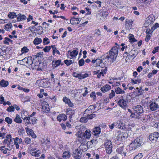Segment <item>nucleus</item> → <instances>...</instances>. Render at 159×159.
<instances>
[{
  "instance_id": "f257e3e1",
  "label": "nucleus",
  "mask_w": 159,
  "mask_h": 159,
  "mask_svg": "<svg viewBox=\"0 0 159 159\" xmlns=\"http://www.w3.org/2000/svg\"><path fill=\"white\" fill-rule=\"evenodd\" d=\"M142 143V138L141 137H137L136 139L133 140L130 144V150H135L140 146Z\"/></svg>"
},
{
  "instance_id": "f03ea898",
  "label": "nucleus",
  "mask_w": 159,
  "mask_h": 159,
  "mask_svg": "<svg viewBox=\"0 0 159 159\" xmlns=\"http://www.w3.org/2000/svg\"><path fill=\"white\" fill-rule=\"evenodd\" d=\"M118 52V48L116 46H114L110 50V52L107 56L108 59H111L112 62L115 61Z\"/></svg>"
},
{
  "instance_id": "7ed1b4c3",
  "label": "nucleus",
  "mask_w": 159,
  "mask_h": 159,
  "mask_svg": "<svg viewBox=\"0 0 159 159\" xmlns=\"http://www.w3.org/2000/svg\"><path fill=\"white\" fill-rule=\"evenodd\" d=\"M106 152L107 153L110 154L112 152V145L111 142L109 140H108L105 144Z\"/></svg>"
},
{
  "instance_id": "20e7f679",
  "label": "nucleus",
  "mask_w": 159,
  "mask_h": 159,
  "mask_svg": "<svg viewBox=\"0 0 159 159\" xmlns=\"http://www.w3.org/2000/svg\"><path fill=\"white\" fill-rule=\"evenodd\" d=\"M32 57H28V58L26 57L22 60H18L17 61V63L20 65H24L26 62L27 64H31L33 63V61L32 60Z\"/></svg>"
},
{
  "instance_id": "39448f33",
  "label": "nucleus",
  "mask_w": 159,
  "mask_h": 159,
  "mask_svg": "<svg viewBox=\"0 0 159 159\" xmlns=\"http://www.w3.org/2000/svg\"><path fill=\"white\" fill-rule=\"evenodd\" d=\"M159 137V133L157 132H155L149 135V139L152 142L154 143L156 142Z\"/></svg>"
},
{
  "instance_id": "423d86ee",
  "label": "nucleus",
  "mask_w": 159,
  "mask_h": 159,
  "mask_svg": "<svg viewBox=\"0 0 159 159\" xmlns=\"http://www.w3.org/2000/svg\"><path fill=\"white\" fill-rule=\"evenodd\" d=\"M134 107V111L139 115V116L144 112L143 107L140 105H138Z\"/></svg>"
},
{
  "instance_id": "0eeeda50",
  "label": "nucleus",
  "mask_w": 159,
  "mask_h": 159,
  "mask_svg": "<svg viewBox=\"0 0 159 159\" xmlns=\"http://www.w3.org/2000/svg\"><path fill=\"white\" fill-rule=\"evenodd\" d=\"M82 152L80 149H75L73 152V156L75 159H80L81 157Z\"/></svg>"
},
{
  "instance_id": "6e6552de",
  "label": "nucleus",
  "mask_w": 159,
  "mask_h": 159,
  "mask_svg": "<svg viewBox=\"0 0 159 159\" xmlns=\"http://www.w3.org/2000/svg\"><path fill=\"white\" fill-rule=\"evenodd\" d=\"M117 104L120 107L124 108L127 106L126 101L123 99V96H121L120 98L118 101Z\"/></svg>"
},
{
  "instance_id": "1a4fd4ad",
  "label": "nucleus",
  "mask_w": 159,
  "mask_h": 159,
  "mask_svg": "<svg viewBox=\"0 0 159 159\" xmlns=\"http://www.w3.org/2000/svg\"><path fill=\"white\" fill-rule=\"evenodd\" d=\"M52 64V67L55 68L56 67L58 66L60 64L63 65L64 63L63 62H61V60H58L57 61H53Z\"/></svg>"
},
{
  "instance_id": "9d476101",
  "label": "nucleus",
  "mask_w": 159,
  "mask_h": 159,
  "mask_svg": "<svg viewBox=\"0 0 159 159\" xmlns=\"http://www.w3.org/2000/svg\"><path fill=\"white\" fill-rule=\"evenodd\" d=\"M31 154L33 156L36 157H39L40 153V152L39 150H37L36 148L32 149L30 151Z\"/></svg>"
},
{
  "instance_id": "9b49d317",
  "label": "nucleus",
  "mask_w": 159,
  "mask_h": 159,
  "mask_svg": "<svg viewBox=\"0 0 159 159\" xmlns=\"http://www.w3.org/2000/svg\"><path fill=\"white\" fill-rule=\"evenodd\" d=\"M66 116L64 114H60L57 117V119L59 121H61L62 120L65 121L66 120Z\"/></svg>"
},
{
  "instance_id": "f8f14e48",
  "label": "nucleus",
  "mask_w": 159,
  "mask_h": 159,
  "mask_svg": "<svg viewBox=\"0 0 159 159\" xmlns=\"http://www.w3.org/2000/svg\"><path fill=\"white\" fill-rule=\"evenodd\" d=\"M101 132V129L99 127H96L93 129V134L97 136Z\"/></svg>"
},
{
  "instance_id": "ddd939ff",
  "label": "nucleus",
  "mask_w": 159,
  "mask_h": 159,
  "mask_svg": "<svg viewBox=\"0 0 159 159\" xmlns=\"http://www.w3.org/2000/svg\"><path fill=\"white\" fill-rule=\"evenodd\" d=\"M111 88V86L108 84H106L104 86L101 88V90L102 92L105 93L109 90Z\"/></svg>"
},
{
  "instance_id": "4468645a",
  "label": "nucleus",
  "mask_w": 159,
  "mask_h": 159,
  "mask_svg": "<svg viewBox=\"0 0 159 159\" xmlns=\"http://www.w3.org/2000/svg\"><path fill=\"white\" fill-rule=\"evenodd\" d=\"M158 104L156 102H152L149 106L150 109L151 111H153L157 109Z\"/></svg>"
},
{
  "instance_id": "2eb2a0df",
  "label": "nucleus",
  "mask_w": 159,
  "mask_h": 159,
  "mask_svg": "<svg viewBox=\"0 0 159 159\" xmlns=\"http://www.w3.org/2000/svg\"><path fill=\"white\" fill-rule=\"evenodd\" d=\"M25 129L27 134L30 135L33 138H34L36 137V134L34 133L32 129L28 128Z\"/></svg>"
},
{
  "instance_id": "dca6fc26",
  "label": "nucleus",
  "mask_w": 159,
  "mask_h": 159,
  "mask_svg": "<svg viewBox=\"0 0 159 159\" xmlns=\"http://www.w3.org/2000/svg\"><path fill=\"white\" fill-rule=\"evenodd\" d=\"M133 21L132 20H126L125 28L126 29L129 30L131 28Z\"/></svg>"
},
{
  "instance_id": "f3484780",
  "label": "nucleus",
  "mask_w": 159,
  "mask_h": 159,
  "mask_svg": "<svg viewBox=\"0 0 159 159\" xmlns=\"http://www.w3.org/2000/svg\"><path fill=\"white\" fill-rule=\"evenodd\" d=\"M79 50L78 48H76L75 50H74L70 53V55L72 57H75L77 56L78 54Z\"/></svg>"
},
{
  "instance_id": "a211bd4d",
  "label": "nucleus",
  "mask_w": 159,
  "mask_h": 159,
  "mask_svg": "<svg viewBox=\"0 0 159 159\" xmlns=\"http://www.w3.org/2000/svg\"><path fill=\"white\" fill-rule=\"evenodd\" d=\"M116 151L119 154H123L124 156H126V153L124 151V148L123 147L118 148L116 149Z\"/></svg>"
},
{
  "instance_id": "6ab92c4d",
  "label": "nucleus",
  "mask_w": 159,
  "mask_h": 159,
  "mask_svg": "<svg viewBox=\"0 0 159 159\" xmlns=\"http://www.w3.org/2000/svg\"><path fill=\"white\" fill-rule=\"evenodd\" d=\"M8 81H5L4 80H2L0 82V85L2 87H5L8 85Z\"/></svg>"
},
{
  "instance_id": "aec40b11",
  "label": "nucleus",
  "mask_w": 159,
  "mask_h": 159,
  "mask_svg": "<svg viewBox=\"0 0 159 159\" xmlns=\"http://www.w3.org/2000/svg\"><path fill=\"white\" fill-rule=\"evenodd\" d=\"M51 47L52 48V54L54 56L55 55L56 53H57L58 55L61 54L59 51L57 49V48L56 47L55 45H52Z\"/></svg>"
},
{
  "instance_id": "412c9836",
  "label": "nucleus",
  "mask_w": 159,
  "mask_h": 159,
  "mask_svg": "<svg viewBox=\"0 0 159 159\" xmlns=\"http://www.w3.org/2000/svg\"><path fill=\"white\" fill-rule=\"evenodd\" d=\"M42 40L41 38L36 37L34 40L33 43L36 45L42 42Z\"/></svg>"
},
{
  "instance_id": "4be33fe9",
  "label": "nucleus",
  "mask_w": 159,
  "mask_h": 159,
  "mask_svg": "<svg viewBox=\"0 0 159 159\" xmlns=\"http://www.w3.org/2000/svg\"><path fill=\"white\" fill-rule=\"evenodd\" d=\"M115 92L117 94H124L125 93V91L122 90L120 87H117L115 89Z\"/></svg>"
},
{
  "instance_id": "5701e85b",
  "label": "nucleus",
  "mask_w": 159,
  "mask_h": 159,
  "mask_svg": "<svg viewBox=\"0 0 159 159\" xmlns=\"http://www.w3.org/2000/svg\"><path fill=\"white\" fill-rule=\"evenodd\" d=\"M138 53V51L136 50H132L129 52L131 56L132 57V59H134L136 57Z\"/></svg>"
},
{
  "instance_id": "b1692460",
  "label": "nucleus",
  "mask_w": 159,
  "mask_h": 159,
  "mask_svg": "<svg viewBox=\"0 0 159 159\" xmlns=\"http://www.w3.org/2000/svg\"><path fill=\"white\" fill-rule=\"evenodd\" d=\"M16 117L14 120V121L16 123H21L22 120L20 118V116L18 114H16Z\"/></svg>"
},
{
  "instance_id": "393cba45",
  "label": "nucleus",
  "mask_w": 159,
  "mask_h": 159,
  "mask_svg": "<svg viewBox=\"0 0 159 159\" xmlns=\"http://www.w3.org/2000/svg\"><path fill=\"white\" fill-rule=\"evenodd\" d=\"M72 75L75 78H78L80 80L82 79L81 74L78 73L76 72H73L72 74Z\"/></svg>"
},
{
  "instance_id": "a878e982",
  "label": "nucleus",
  "mask_w": 159,
  "mask_h": 159,
  "mask_svg": "<svg viewBox=\"0 0 159 159\" xmlns=\"http://www.w3.org/2000/svg\"><path fill=\"white\" fill-rule=\"evenodd\" d=\"M89 130H87L84 134V136L87 138H89L91 134Z\"/></svg>"
},
{
  "instance_id": "bb28decb",
  "label": "nucleus",
  "mask_w": 159,
  "mask_h": 159,
  "mask_svg": "<svg viewBox=\"0 0 159 159\" xmlns=\"http://www.w3.org/2000/svg\"><path fill=\"white\" fill-rule=\"evenodd\" d=\"M17 20H23V19L25 20L27 18L26 16H25L24 15H22L21 14H19L17 15Z\"/></svg>"
},
{
  "instance_id": "cd10ccee",
  "label": "nucleus",
  "mask_w": 159,
  "mask_h": 159,
  "mask_svg": "<svg viewBox=\"0 0 159 159\" xmlns=\"http://www.w3.org/2000/svg\"><path fill=\"white\" fill-rule=\"evenodd\" d=\"M8 16L11 19L15 18L17 16L16 13L15 12H9Z\"/></svg>"
},
{
  "instance_id": "c85d7f7f",
  "label": "nucleus",
  "mask_w": 159,
  "mask_h": 159,
  "mask_svg": "<svg viewBox=\"0 0 159 159\" xmlns=\"http://www.w3.org/2000/svg\"><path fill=\"white\" fill-rule=\"evenodd\" d=\"M63 155L62 156V157L63 158H68L70 156V152H63Z\"/></svg>"
},
{
  "instance_id": "c756f323",
  "label": "nucleus",
  "mask_w": 159,
  "mask_h": 159,
  "mask_svg": "<svg viewBox=\"0 0 159 159\" xmlns=\"http://www.w3.org/2000/svg\"><path fill=\"white\" fill-rule=\"evenodd\" d=\"M43 54V52H40L39 53H37L36 54L34 55L33 56V60L34 59H36L38 57H41L42 55Z\"/></svg>"
},
{
  "instance_id": "7c9ffc66",
  "label": "nucleus",
  "mask_w": 159,
  "mask_h": 159,
  "mask_svg": "<svg viewBox=\"0 0 159 159\" xmlns=\"http://www.w3.org/2000/svg\"><path fill=\"white\" fill-rule=\"evenodd\" d=\"M88 119L86 116L85 117H82L80 119V121L82 123H84L87 122L88 121Z\"/></svg>"
},
{
  "instance_id": "2f4dec72",
  "label": "nucleus",
  "mask_w": 159,
  "mask_h": 159,
  "mask_svg": "<svg viewBox=\"0 0 159 159\" xmlns=\"http://www.w3.org/2000/svg\"><path fill=\"white\" fill-rule=\"evenodd\" d=\"M29 50V49L27 48V47H24L21 48V51L22 52V54H23L28 52Z\"/></svg>"
},
{
  "instance_id": "473e14b6",
  "label": "nucleus",
  "mask_w": 159,
  "mask_h": 159,
  "mask_svg": "<svg viewBox=\"0 0 159 159\" xmlns=\"http://www.w3.org/2000/svg\"><path fill=\"white\" fill-rule=\"evenodd\" d=\"M5 120L8 124H11L12 122V119L8 117H6Z\"/></svg>"
},
{
  "instance_id": "72a5a7b5",
  "label": "nucleus",
  "mask_w": 159,
  "mask_h": 159,
  "mask_svg": "<svg viewBox=\"0 0 159 159\" xmlns=\"http://www.w3.org/2000/svg\"><path fill=\"white\" fill-rule=\"evenodd\" d=\"M15 110V107L13 106H9L7 109V111L9 112L14 111Z\"/></svg>"
},
{
  "instance_id": "f704fd0d",
  "label": "nucleus",
  "mask_w": 159,
  "mask_h": 159,
  "mask_svg": "<svg viewBox=\"0 0 159 159\" xmlns=\"http://www.w3.org/2000/svg\"><path fill=\"white\" fill-rule=\"evenodd\" d=\"M43 43L44 45L48 44L50 43L49 39L47 37L44 38L43 40Z\"/></svg>"
},
{
  "instance_id": "c9c22d12",
  "label": "nucleus",
  "mask_w": 159,
  "mask_h": 159,
  "mask_svg": "<svg viewBox=\"0 0 159 159\" xmlns=\"http://www.w3.org/2000/svg\"><path fill=\"white\" fill-rule=\"evenodd\" d=\"M12 25L10 23H8L6 24L4 26V28L6 30L8 31L9 30V28H11V27Z\"/></svg>"
},
{
  "instance_id": "e433bc0d",
  "label": "nucleus",
  "mask_w": 159,
  "mask_h": 159,
  "mask_svg": "<svg viewBox=\"0 0 159 159\" xmlns=\"http://www.w3.org/2000/svg\"><path fill=\"white\" fill-rule=\"evenodd\" d=\"M159 27V25L158 24L156 23L155 24V25L151 27L152 32H153V31L157 28Z\"/></svg>"
},
{
  "instance_id": "4c0bfd02",
  "label": "nucleus",
  "mask_w": 159,
  "mask_h": 159,
  "mask_svg": "<svg viewBox=\"0 0 159 159\" xmlns=\"http://www.w3.org/2000/svg\"><path fill=\"white\" fill-rule=\"evenodd\" d=\"M115 92L113 90H111V93L109 94V98L110 99L112 98L115 95Z\"/></svg>"
},
{
  "instance_id": "58836bf2",
  "label": "nucleus",
  "mask_w": 159,
  "mask_h": 159,
  "mask_svg": "<svg viewBox=\"0 0 159 159\" xmlns=\"http://www.w3.org/2000/svg\"><path fill=\"white\" fill-rule=\"evenodd\" d=\"M36 30L38 32V34H41L43 32V29L41 27H39L38 29H36Z\"/></svg>"
},
{
  "instance_id": "ea45409f",
  "label": "nucleus",
  "mask_w": 159,
  "mask_h": 159,
  "mask_svg": "<svg viewBox=\"0 0 159 159\" xmlns=\"http://www.w3.org/2000/svg\"><path fill=\"white\" fill-rule=\"evenodd\" d=\"M96 116V115L95 114H91L90 115H88L87 117L89 119H92L94 118Z\"/></svg>"
},
{
  "instance_id": "a19ab883",
  "label": "nucleus",
  "mask_w": 159,
  "mask_h": 159,
  "mask_svg": "<svg viewBox=\"0 0 159 159\" xmlns=\"http://www.w3.org/2000/svg\"><path fill=\"white\" fill-rule=\"evenodd\" d=\"M132 118H138L139 117V115L136 113L135 111L134 113H132L130 116Z\"/></svg>"
},
{
  "instance_id": "79ce46f5",
  "label": "nucleus",
  "mask_w": 159,
  "mask_h": 159,
  "mask_svg": "<svg viewBox=\"0 0 159 159\" xmlns=\"http://www.w3.org/2000/svg\"><path fill=\"white\" fill-rule=\"evenodd\" d=\"M79 65L80 66H82L84 65V61L83 59H80L78 62Z\"/></svg>"
},
{
  "instance_id": "37998d69",
  "label": "nucleus",
  "mask_w": 159,
  "mask_h": 159,
  "mask_svg": "<svg viewBox=\"0 0 159 159\" xmlns=\"http://www.w3.org/2000/svg\"><path fill=\"white\" fill-rule=\"evenodd\" d=\"M51 47L50 46H46L43 49V50L45 52H48L51 49Z\"/></svg>"
},
{
  "instance_id": "c03bdc74",
  "label": "nucleus",
  "mask_w": 159,
  "mask_h": 159,
  "mask_svg": "<svg viewBox=\"0 0 159 159\" xmlns=\"http://www.w3.org/2000/svg\"><path fill=\"white\" fill-rule=\"evenodd\" d=\"M107 67H105L104 68H101V71L100 72H102V73L103 74V75H104V74H105L107 71Z\"/></svg>"
},
{
  "instance_id": "a18cd8bd",
  "label": "nucleus",
  "mask_w": 159,
  "mask_h": 159,
  "mask_svg": "<svg viewBox=\"0 0 159 159\" xmlns=\"http://www.w3.org/2000/svg\"><path fill=\"white\" fill-rule=\"evenodd\" d=\"M30 117H27V119L25 120L26 121L25 123L26 126H27L28 125L31 124V122L30 121Z\"/></svg>"
},
{
  "instance_id": "49530a36",
  "label": "nucleus",
  "mask_w": 159,
  "mask_h": 159,
  "mask_svg": "<svg viewBox=\"0 0 159 159\" xmlns=\"http://www.w3.org/2000/svg\"><path fill=\"white\" fill-rule=\"evenodd\" d=\"M101 63H103V61L102 60H100L99 59H96V65L97 66H98L99 64H101Z\"/></svg>"
},
{
  "instance_id": "de8ad7c7",
  "label": "nucleus",
  "mask_w": 159,
  "mask_h": 159,
  "mask_svg": "<svg viewBox=\"0 0 159 159\" xmlns=\"http://www.w3.org/2000/svg\"><path fill=\"white\" fill-rule=\"evenodd\" d=\"M98 142V141L96 139H93L91 140L89 142V143H90V144H96Z\"/></svg>"
},
{
  "instance_id": "09e8293b",
  "label": "nucleus",
  "mask_w": 159,
  "mask_h": 159,
  "mask_svg": "<svg viewBox=\"0 0 159 159\" xmlns=\"http://www.w3.org/2000/svg\"><path fill=\"white\" fill-rule=\"evenodd\" d=\"M90 96L91 98H93L94 100H95L96 99V95L95 94V93L94 92H92L90 94Z\"/></svg>"
},
{
  "instance_id": "8fccbe9b",
  "label": "nucleus",
  "mask_w": 159,
  "mask_h": 159,
  "mask_svg": "<svg viewBox=\"0 0 159 159\" xmlns=\"http://www.w3.org/2000/svg\"><path fill=\"white\" fill-rule=\"evenodd\" d=\"M85 12H87L86 14H85L86 15H90L91 14V10L89 8L85 7Z\"/></svg>"
},
{
  "instance_id": "3c124183",
  "label": "nucleus",
  "mask_w": 159,
  "mask_h": 159,
  "mask_svg": "<svg viewBox=\"0 0 159 159\" xmlns=\"http://www.w3.org/2000/svg\"><path fill=\"white\" fill-rule=\"evenodd\" d=\"M25 141L27 144H29L31 142V139L28 137H26L25 139Z\"/></svg>"
},
{
  "instance_id": "603ef678",
  "label": "nucleus",
  "mask_w": 159,
  "mask_h": 159,
  "mask_svg": "<svg viewBox=\"0 0 159 159\" xmlns=\"http://www.w3.org/2000/svg\"><path fill=\"white\" fill-rule=\"evenodd\" d=\"M42 65H43V64L41 63H39V65L38 66V67L37 68V70L38 71L42 70Z\"/></svg>"
},
{
  "instance_id": "864d4df0",
  "label": "nucleus",
  "mask_w": 159,
  "mask_h": 159,
  "mask_svg": "<svg viewBox=\"0 0 159 159\" xmlns=\"http://www.w3.org/2000/svg\"><path fill=\"white\" fill-rule=\"evenodd\" d=\"M70 23L72 25H75L79 23L80 22L78 21V20H69Z\"/></svg>"
},
{
  "instance_id": "5fc2aeb1",
  "label": "nucleus",
  "mask_w": 159,
  "mask_h": 159,
  "mask_svg": "<svg viewBox=\"0 0 159 159\" xmlns=\"http://www.w3.org/2000/svg\"><path fill=\"white\" fill-rule=\"evenodd\" d=\"M154 49L152 51V53L153 54H155V53L158 52L159 50V46H157L154 48Z\"/></svg>"
},
{
  "instance_id": "6e6d98bb",
  "label": "nucleus",
  "mask_w": 159,
  "mask_h": 159,
  "mask_svg": "<svg viewBox=\"0 0 159 159\" xmlns=\"http://www.w3.org/2000/svg\"><path fill=\"white\" fill-rule=\"evenodd\" d=\"M70 99H69L68 98L66 97H64L63 98V101L65 102L66 103H67L69 101Z\"/></svg>"
},
{
  "instance_id": "4d7b16f0",
  "label": "nucleus",
  "mask_w": 159,
  "mask_h": 159,
  "mask_svg": "<svg viewBox=\"0 0 159 159\" xmlns=\"http://www.w3.org/2000/svg\"><path fill=\"white\" fill-rule=\"evenodd\" d=\"M30 120L31 121L32 123L33 124H34L36 123V121L37 120V119H36V118L33 117Z\"/></svg>"
},
{
  "instance_id": "13d9d810",
  "label": "nucleus",
  "mask_w": 159,
  "mask_h": 159,
  "mask_svg": "<svg viewBox=\"0 0 159 159\" xmlns=\"http://www.w3.org/2000/svg\"><path fill=\"white\" fill-rule=\"evenodd\" d=\"M151 36L150 35L147 34L146 37L145 38V41L146 42H148L149 40L150 39Z\"/></svg>"
},
{
  "instance_id": "bf43d9fd",
  "label": "nucleus",
  "mask_w": 159,
  "mask_h": 159,
  "mask_svg": "<svg viewBox=\"0 0 159 159\" xmlns=\"http://www.w3.org/2000/svg\"><path fill=\"white\" fill-rule=\"evenodd\" d=\"M117 125V124L116 123H113L111 125H109V128L110 129H112L114 128L115 126H116Z\"/></svg>"
},
{
  "instance_id": "052dcab7",
  "label": "nucleus",
  "mask_w": 159,
  "mask_h": 159,
  "mask_svg": "<svg viewBox=\"0 0 159 159\" xmlns=\"http://www.w3.org/2000/svg\"><path fill=\"white\" fill-rule=\"evenodd\" d=\"M151 24L150 20H146V21L144 24V26L147 27L149 25Z\"/></svg>"
},
{
  "instance_id": "680f3d73",
  "label": "nucleus",
  "mask_w": 159,
  "mask_h": 159,
  "mask_svg": "<svg viewBox=\"0 0 159 159\" xmlns=\"http://www.w3.org/2000/svg\"><path fill=\"white\" fill-rule=\"evenodd\" d=\"M25 112H23L21 114V118L23 119V120H25L27 119V117L24 115Z\"/></svg>"
},
{
  "instance_id": "e2e57ef3",
  "label": "nucleus",
  "mask_w": 159,
  "mask_h": 159,
  "mask_svg": "<svg viewBox=\"0 0 159 159\" xmlns=\"http://www.w3.org/2000/svg\"><path fill=\"white\" fill-rule=\"evenodd\" d=\"M84 89H85V92L83 93L82 95L83 96L85 97L86 96L88 92L87 90V88L86 87H85L84 88Z\"/></svg>"
},
{
  "instance_id": "0e129e2a",
  "label": "nucleus",
  "mask_w": 159,
  "mask_h": 159,
  "mask_svg": "<svg viewBox=\"0 0 159 159\" xmlns=\"http://www.w3.org/2000/svg\"><path fill=\"white\" fill-rule=\"evenodd\" d=\"M154 16L152 15H150L146 19V20H153L154 19V20H155V19L154 18Z\"/></svg>"
},
{
  "instance_id": "69168bd1",
  "label": "nucleus",
  "mask_w": 159,
  "mask_h": 159,
  "mask_svg": "<svg viewBox=\"0 0 159 159\" xmlns=\"http://www.w3.org/2000/svg\"><path fill=\"white\" fill-rule=\"evenodd\" d=\"M64 63L67 66H69L70 65V60H66L64 61Z\"/></svg>"
},
{
  "instance_id": "338daca9",
  "label": "nucleus",
  "mask_w": 159,
  "mask_h": 159,
  "mask_svg": "<svg viewBox=\"0 0 159 159\" xmlns=\"http://www.w3.org/2000/svg\"><path fill=\"white\" fill-rule=\"evenodd\" d=\"M89 76V75L88 73H85L84 74H82V79Z\"/></svg>"
},
{
  "instance_id": "774afa93",
  "label": "nucleus",
  "mask_w": 159,
  "mask_h": 159,
  "mask_svg": "<svg viewBox=\"0 0 159 159\" xmlns=\"http://www.w3.org/2000/svg\"><path fill=\"white\" fill-rule=\"evenodd\" d=\"M95 34H97L98 36L100 35V32L99 29H96L95 30Z\"/></svg>"
}]
</instances>
